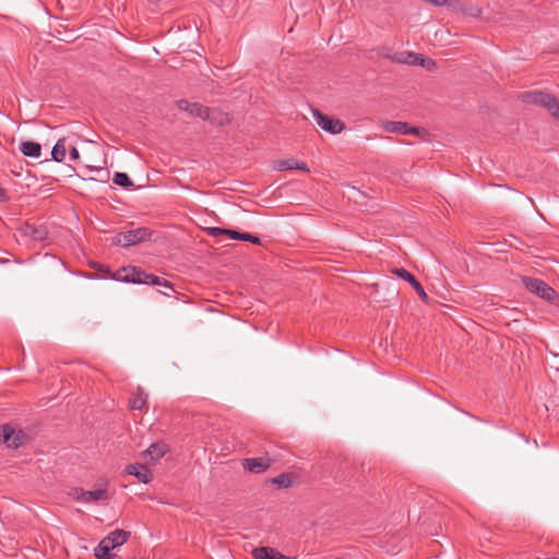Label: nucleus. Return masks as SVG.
I'll return each mask as SVG.
<instances>
[{
    "instance_id": "nucleus-17",
    "label": "nucleus",
    "mask_w": 559,
    "mask_h": 559,
    "mask_svg": "<svg viewBox=\"0 0 559 559\" xmlns=\"http://www.w3.org/2000/svg\"><path fill=\"white\" fill-rule=\"evenodd\" d=\"M20 150L23 155L32 158H38L41 154V146L37 142L25 141L20 145Z\"/></svg>"
},
{
    "instance_id": "nucleus-22",
    "label": "nucleus",
    "mask_w": 559,
    "mask_h": 559,
    "mask_svg": "<svg viewBox=\"0 0 559 559\" xmlns=\"http://www.w3.org/2000/svg\"><path fill=\"white\" fill-rule=\"evenodd\" d=\"M109 542H105L102 539L98 544V546L94 550V555L97 559H112L114 555L110 554L112 550L111 547H109Z\"/></svg>"
},
{
    "instance_id": "nucleus-7",
    "label": "nucleus",
    "mask_w": 559,
    "mask_h": 559,
    "mask_svg": "<svg viewBox=\"0 0 559 559\" xmlns=\"http://www.w3.org/2000/svg\"><path fill=\"white\" fill-rule=\"evenodd\" d=\"M393 273L406 281L407 283L409 284H413V288L415 289V292L418 294V296L420 297V299L424 301V302H428L429 301V297L428 295L426 294L424 287L421 286V284L415 278V276L409 273L407 270L403 269V267H400V269H394L393 270Z\"/></svg>"
},
{
    "instance_id": "nucleus-24",
    "label": "nucleus",
    "mask_w": 559,
    "mask_h": 559,
    "mask_svg": "<svg viewBox=\"0 0 559 559\" xmlns=\"http://www.w3.org/2000/svg\"><path fill=\"white\" fill-rule=\"evenodd\" d=\"M112 181L115 185L123 187V188H130L133 186L132 180L129 178V176L126 173H116L114 175Z\"/></svg>"
},
{
    "instance_id": "nucleus-9",
    "label": "nucleus",
    "mask_w": 559,
    "mask_h": 559,
    "mask_svg": "<svg viewBox=\"0 0 559 559\" xmlns=\"http://www.w3.org/2000/svg\"><path fill=\"white\" fill-rule=\"evenodd\" d=\"M212 234L213 235L227 234L229 236V238L234 239V240L249 241L254 245L261 243V240L259 237H257L252 234H249V233H240V231L234 230V229H221V228L215 227L212 229Z\"/></svg>"
},
{
    "instance_id": "nucleus-5",
    "label": "nucleus",
    "mask_w": 559,
    "mask_h": 559,
    "mask_svg": "<svg viewBox=\"0 0 559 559\" xmlns=\"http://www.w3.org/2000/svg\"><path fill=\"white\" fill-rule=\"evenodd\" d=\"M25 433L22 430H16L9 424L0 427V442L7 444L10 449H17L24 443Z\"/></svg>"
},
{
    "instance_id": "nucleus-8",
    "label": "nucleus",
    "mask_w": 559,
    "mask_h": 559,
    "mask_svg": "<svg viewBox=\"0 0 559 559\" xmlns=\"http://www.w3.org/2000/svg\"><path fill=\"white\" fill-rule=\"evenodd\" d=\"M272 464V460L269 457H251V459H245L242 461V466L245 469L260 474L265 472Z\"/></svg>"
},
{
    "instance_id": "nucleus-26",
    "label": "nucleus",
    "mask_w": 559,
    "mask_h": 559,
    "mask_svg": "<svg viewBox=\"0 0 559 559\" xmlns=\"http://www.w3.org/2000/svg\"><path fill=\"white\" fill-rule=\"evenodd\" d=\"M34 240H44L46 237V231L41 228H37L34 226H27L26 231Z\"/></svg>"
},
{
    "instance_id": "nucleus-6",
    "label": "nucleus",
    "mask_w": 559,
    "mask_h": 559,
    "mask_svg": "<svg viewBox=\"0 0 559 559\" xmlns=\"http://www.w3.org/2000/svg\"><path fill=\"white\" fill-rule=\"evenodd\" d=\"M312 116L318 126L330 134H340L345 128V124L340 119L323 115L318 109L312 110Z\"/></svg>"
},
{
    "instance_id": "nucleus-28",
    "label": "nucleus",
    "mask_w": 559,
    "mask_h": 559,
    "mask_svg": "<svg viewBox=\"0 0 559 559\" xmlns=\"http://www.w3.org/2000/svg\"><path fill=\"white\" fill-rule=\"evenodd\" d=\"M421 67L428 70H432L433 68H436V62L432 59L425 58V66Z\"/></svg>"
},
{
    "instance_id": "nucleus-1",
    "label": "nucleus",
    "mask_w": 559,
    "mask_h": 559,
    "mask_svg": "<svg viewBox=\"0 0 559 559\" xmlns=\"http://www.w3.org/2000/svg\"><path fill=\"white\" fill-rule=\"evenodd\" d=\"M111 278L117 282L133 283V284H145V285H163L171 288V285L167 281H162L154 274H148L138 270L134 266H126L117 271Z\"/></svg>"
},
{
    "instance_id": "nucleus-29",
    "label": "nucleus",
    "mask_w": 559,
    "mask_h": 559,
    "mask_svg": "<svg viewBox=\"0 0 559 559\" xmlns=\"http://www.w3.org/2000/svg\"><path fill=\"white\" fill-rule=\"evenodd\" d=\"M69 152H70L71 159L78 160L80 158V153L76 147L72 146Z\"/></svg>"
},
{
    "instance_id": "nucleus-14",
    "label": "nucleus",
    "mask_w": 559,
    "mask_h": 559,
    "mask_svg": "<svg viewBox=\"0 0 559 559\" xmlns=\"http://www.w3.org/2000/svg\"><path fill=\"white\" fill-rule=\"evenodd\" d=\"M130 536V532H127L124 530H115L114 532L109 533L106 537L103 539L105 542H109V547L115 549L116 547H119L123 545L128 537Z\"/></svg>"
},
{
    "instance_id": "nucleus-10",
    "label": "nucleus",
    "mask_w": 559,
    "mask_h": 559,
    "mask_svg": "<svg viewBox=\"0 0 559 559\" xmlns=\"http://www.w3.org/2000/svg\"><path fill=\"white\" fill-rule=\"evenodd\" d=\"M177 106L180 110L187 111L190 116L199 117L201 119H203L207 112V107H204L199 103H189L186 99L179 100Z\"/></svg>"
},
{
    "instance_id": "nucleus-19",
    "label": "nucleus",
    "mask_w": 559,
    "mask_h": 559,
    "mask_svg": "<svg viewBox=\"0 0 559 559\" xmlns=\"http://www.w3.org/2000/svg\"><path fill=\"white\" fill-rule=\"evenodd\" d=\"M167 452V447L164 443H153L143 453L145 456H150L151 461H157Z\"/></svg>"
},
{
    "instance_id": "nucleus-27",
    "label": "nucleus",
    "mask_w": 559,
    "mask_h": 559,
    "mask_svg": "<svg viewBox=\"0 0 559 559\" xmlns=\"http://www.w3.org/2000/svg\"><path fill=\"white\" fill-rule=\"evenodd\" d=\"M464 12H465V14L473 16V17H478L480 15V10L477 8H471V9L465 10Z\"/></svg>"
},
{
    "instance_id": "nucleus-18",
    "label": "nucleus",
    "mask_w": 559,
    "mask_h": 559,
    "mask_svg": "<svg viewBox=\"0 0 559 559\" xmlns=\"http://www.w3.org/2000/svg\"><path fill=\"white\" fill-rule=\"evenodd\" d=\"M276 169H278V170H294V169H298V170L307 171L308 167L302 162H299V160H297L295 158H288V159L278 160L277 164H276Z\"/></svg>"
},
{
    "instance_id": "nucleus-16",
    "label": "nucleus",
    "mask_w": 559,
    "mask_h": 559,
    "mask_svg": "<svg viewBox=\"0 0 559 559\" xmlns=\"http://www.w3.org/2000/svg\"><path fill=\"white\" fill-rule=\"evenodd\" d=\"M83 502H92L105 500L108 498V492L105 489H95V490H80V497Z\"/></svg>"
},
{
    "instance_id": "nucleus-21",
    "label": "nucleus",
    "mask_w": 559,
    "mask_h": 559,
    "mask_svg": "<svg viewBox=\"0 0 559 559\" xmlns=\"http://www.w3.org/2000/svg\"><path fill=\"white\" fill-rule=\"evenodd\" d=\"M67 146L66 139H59L51 150L52 159L56 162H62L66 158Z\"/></svg>"
},
{
    "instance_id": "nucleus-4",
    "label": "nucleus",
    "mask_w": 559,
    "mask_h": 559,
    "mask_svg": "<svg viewBox=\"0 0 559 559\" xmlns=\"http://www.w3.org/2000/svg\"><path fill=\"white\" fill-rule=\"evenodd\" d=\"M151 237V230L145 227L130 229L124 233H118L112 237L111 243L121 247H131L138 245Z\"/></svg>"
},
{
    "instance_id": "nucleus-23",
    "label": "nucleus",
    "mask_w": 559,
    "mask_h": 559,
    "mask_svg": "<svg viewBox=\"0 0 559 559\" xmlns=\"http://www.w3.org/2000/svg\"><path fill=\"white\" fill-rule=\"evenodd\" d=\"M406 126H407V123L402 122V121H386L383 124V129L386 132H391V133L407 134Z\"/></svg>"
},
{
    "instance_id": "nucleus-3",
    "label": "nucleus",
    "mask_w": 559,
    "mask_h": 559,
    "mask_svg": "<svg viewBox=\"0 0 559 559\" xmlns=\"http://www.w3.org/2000/svg\"><path fill=\"white\" fill-rule=\"evenodd\" d=\"M520 100L526 104H534L548 109L554 116L559 118V100L549 94L543 92H525L519 96Z\"/></svg>"
},
{
    "instance_id": "nucleus-25",
    "label": "nucleus",
    "mask_w": 559,
    "mask_h": 559,
    "mask_svg": "<svg viewBox=\"0 0 559 559\" xmlns=\"http://www.w3.org/2000/svg\"><path fill=\"white\" fill-rule=\"evenodd\" d=\"M272 483L278 488H288L292 486V479L286 474H281L272 479Z\"/></svg>"
},
{
    "instance_id": "nucleus-33",
    "label": "nucleus",
    "mask_w": 559,
    "mask_h": 559,
    "mask_svg": "<svg viewBox=\"0 0 559 559\" xmlns=\"http://www.w3.org/2000/svg\"><path fill=\"white\" fill-rule=\"evenodd\" d=\"M547 559H559V558L550 557V558H547Z\"/></svg>"
},
{
    "instance_id": "nucleus-15",
    "label": "nucleus",
    "mask_w": 559,
    "mask_h": 559,
    "mask_svg": "<svg viewBox=\"0 0 559 559\" xmlns=\"http://www.w3.org/2000/svg\"><path fill=\"white\" fill-rule=\"evenodd\" d=\"M203 120H209L213 124L224 126L230 121L228 114L219 111L217 109H211L207 107V112Z\"/></svg>"
},
{
    "instance_id": "nucleus-30",
    "label": "nucleus",
    "mask_w": 559,
    "mask_h": 559,
    "mask_svg": "<svg viewBox=\"0 0 559 559\" xmlns=\"http://www.w3.org/2000/svg\"><path fill=\"white\" fill-rule=\"evenodd\" d=\"M406 131H407V134H418L419 133V130L415 127H409L408 124L406 126Z\"/></svg>"
},
{
    "instance_id": "nucleus-31",
    "label": "nucleus",
    "mask_w": 559,
    "mask_h": 559,
    "mask_svg": "<svg viewBox=\"0 0 559 559\" xmlns=\"http://www.w3.org/2000/svg\"><path fill=\"white\" fill-rule=\"evenodd\" d=\"M7 200V193L3 188L0 187V202Z\"/></svg>"
},
{
    "instance_id": "nucleus-13",
    "label": "nucleus",
    "mask_w": 559,
    "mask_h": 559,
    "mask_svg": "<svg viewBox=\"0 0 559 559\" xmlns=\"http://www.w3.org/2000/svg\"><path fill=\"white\" fill-rule=\"evenodd\" d=\"M126 472L136 477L143 484H148L152 479L147 468L142 464H130L126 467Z\"/></svg>"
},
{
    "instance_id": "nucleus-20",
    "label": "nucleus",
    "mask_w": 559,
    "mask_h": 559,
    "mask_svg": "<svg viewBox=\"0 0 559 559\" xmlns=\"http://www.w3.org/2000/svg\"><path fill=\"white\" fill-rule=\"evenodd\" d=\"M147 402V394L142 390L138 389V391L130 399V406L132 409L141 411Z\"/></svg>"
},
{
    "instance_id": "nucleus-2",
    "label": "nucleus",
    "mask_w": 559,
    "mask_h": 559,
    "mask_svg": "<svg viewBox=\"0 0 559 559\" xmlns=\"http://www.w3.org/2000/svg\"><path fill=\"white\" fill-rule=\"evenodd\" d=\"M522 283L524 287L535 294L536 296L545 299L551 305H557L559 301V295L556 290L550 287L547 283L539 278L524 276L522 277Z\"/></svg>"
},
{
    "instance_id": "nucleus-11",
    "label": "nucleus",
    "mask_w": 559,
    "mask_h": 559,
    "mask_svg": "<svg viewBox=\"0 0 559 559\" xmlns=\"http://www.w3.org/2000/svg\"><path fill=\"white\" fill-rule=\"evenodd\" d=\"M252 556L254 559H296L284 556L278 550L272 547H258L252 550Z\"/></svg>"
},
{
    "instance_id": "nucleus-32",
    "label": "nucleus",
    "mask_w": 559,
    "mask_h": 559,
    "mask_svg": "<svg viewBox=\"0 0 559 559\" xmlns=\"http://www.w3.org/2000/svg\"><path fill=\"white\" fill-rule=\"evenodd\" d=\"M100 271L106 272V273H108V272H109V270H108V267H107V266H102V267H100Z\"/></svg>"
},
{
    "instance_id": "nucleus-12",
    "label": "nucleus",
    "mask_w": 559,
    "mask_h": 559,
    "mask_svg": "<svg viewBox=\"0 0 559 559\" xmlns=\"http://www.w3.org/2000/svg\"><path fill=\"white\" fill-rule=\"evenodd\" d=\"M394 60L400 63L411 66H425V57L420 53L403 51L394 56Z\"/></svg>"
}]
</instances>
